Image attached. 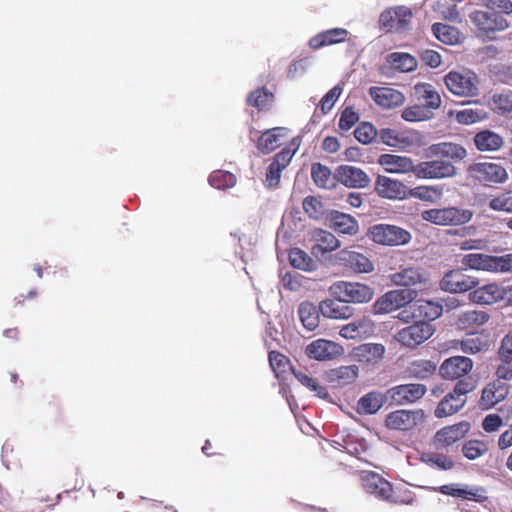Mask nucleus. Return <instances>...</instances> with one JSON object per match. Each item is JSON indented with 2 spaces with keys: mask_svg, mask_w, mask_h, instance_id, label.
Wrapping results in <instances>:
<instances>
[{
  "mask_svg": "<svg viewBox=\"0 0 512 512\" xmlns=\"http://www.w3.org/2000/svg\"><path fill=\"white\" fill-rule=\"evenodd\" d=\"M360 480L362 488L379 500L398 505H411L414 502L410 495H395L392 484L376 472L363 471Z\"/></svg>",
  "mask_w": 512,
  "mask_h": 512,
  "instance_id": "1",
  "label": "nucleus"
},
{
  "mask_svg": "<svg viewBox=\"0 0 512 512\" xmlns=\"http://www.w3.org/2000/svg\"><path fill=\"white\" fill-rule=\"evenodd\" d=\"M473 212L456 206L431 208L421 212V218L437 226H460L468 223Z\"/></svg>",
  "mask_w": 512,
  "mask_h": 512,
  "instance_id": "2",
  "label": "nucleus"
},
{
  "mask_svg": "<svg viewBox=\"0 0 512 512\" xmlns=\"http://www.w3.org/2000/svg\"><path fill=\"white\" fill-rule=\"evenodd\" d=\"M475 385L472 381L461 379L455 384L453 390L446 394L435 408L434 415L444 418L457 413L466 403L467 393L473 391Z\"/></svg>",
  "mask_w": 512,
  "mask_h": 512,
  "instance_id": "3",
  "label": "nucleus"
},
{
  "mask_svg": "<svg viewBox=\"0 0 512 512\" xmlns=\"http://www.w3.org/2000/svg\"><path fill=\"white\" fill-rule=\"evenodd\" d=\"M332 297H339L349 303H367L372 300L374 290L367 284L349 281L334 282L328 289Z\"/></svg>",
  "mask_w": 512,
  "mask_h": 512,
  "instance_id": "4",
  "label": "nucleus"
},
{
  "mask_svg": "<svg viewBox=\"0 0 512 512\" xmlns=\"http://www.w3.org/2000/svg\"><path fill=\"white\" fill-rule=\"evenodd\" d=\"M368 237L376 244L400 246L411 241V234L406 229L390 224H376L369 228Z\"/></svg>",
  "mask_w": 512,
  "mask_h": 512,
  "instance_id": "5",
  "label": "nucleus"
},
{
  "mask_svg": "<svg viewBox=\"0 0 512 512\" xmlns=\"http://www.w3.org/2000/svg\"><path fill=\"white\" fill-rule=\"evenodd\" d=\"M444 83L452 94L459 97H474L479 93V80L472 71H450L445 75Z\"/></svg>",
  "mask_w": 512,
  "mask_h": 512,
  "instance_id": "6",
  "label": "nucleus"
},
{
  "mask_svg": "<svg viewBox=\"0 0 512 512\" xmlns=\"http://www.w3.org/2000/svg\"><path fill=\"white\" fill-rule=\"evenodd\" d=\"M470 21L477 28L480 36L492 38L496 32L509 27L507 19L500 13L475 10L469 15Z\"/></svg>",
  "mask_w": 512,
  "mask_h": 512,
  "instance_id": "7",
  "label": "nucleus"
},
{
  "mask_svg": "<svg viewBox=\"0 0 512 512\" xmlns=\"http://www.w3.org/2000/svg\"><path fill=\"white\" fill-rule=\"evenodd\" d=\"M468 174L474 180L485 185L502 184L508 179L506 169L493 162H478L468 167Z\"/></svg>",
  "mask_w": 512,
  "mask_h": 512,
  "instance_id": "8",
  "label": "nucleus"
},
{
  "mask_svg": "<svg viewBox=\"0 0 512 512\" xmlns=\"http://www.w3.org/2000/svg\"><path fill=\"white\" fill-rule=\"evenodd\" d=\"M433 333L434 328L430 323L418 321L399 330L394 338L405 347L415 348L428 340Z\"/></svg>",
  "mask_w": 512,
  "mask_h": 512,
  "instance_id": "9",
  "label": "nucleus"
},
{
  "mask_svg": "<svg viewBox=\"0 0 512 512\" xmlns=\"http://www.w3.org/2000/svg\"><path fill=\"white\" fill-rule=\"evenodd\" d=\"M479 285V280L467 275L461 269H453L444 274L439 282L442 291L458 294L471 291Z\"/></svg>",
  "mask_w": 512,
  "mask_h": 512,
  "instance_id": "10",
  "label": "nucleus"
},
{
  "mask_svg": "<svg viewBox=\"0 0 512 512\" xmlns=\"http://www.w3.org/2000/svg\"><path fill=\"white\" fill-rule=\"evenodd\" d=\"M414 298V292L406 289L391 290L380 296L373 304L375 314H388L396 311Z\"/></svg>",
  "mask_w": 512,
  "mask_h": 512,
  "instance_id": "11",
  "label": "nucleus"
},
{
  "mask_svg": "<svg viewBox=\"0 0 512 512\" xmlns=\"http://www.w3.org/2000/svg\"><path fill=\"white\" fill-rule=\"evenodd\" d=\"M456 167L448 161L431 160L415 164L414 176L418 179H444L456 175Z\"/></svg>",
  "mask_w": 512,
  "mask_h": 512,
  "instance_id": "12",
  "label": "nucleus"
},
{
  "mask_svg": "<svg viewBox=\"0 0 512 512\" xmlns=\"http://www.w3.org/2000/svg\"><path fill=\"white\" fill-rule=\"evenodd\" d=\"M427 392V387L420 383H408L394 386L387 390V396L392 404L402 406L413 404Z\"/></svg>",
  "mask_w": 512,
  "mask_h": 512,
  "instance_id": "13",
  "label": "nucleus"
},
{
  "mask_svg": "<svg viewBox=\"0 0 512 512\" xmlns=\"http://www.w3.org/2000/svg\"><path fill=\"white\" fill-rule=\"evenodd\" d=\"M411 9L405 6H398L387 9L380 14V27L387 31L404 32L412 19Z\"/></svg>",
  "mask_w": 512,
  "mask_h": 512,
  "instance_id": "14",
  "label": "nucleus"
},
{
  "mask_svg": "<svg viewBox=\"0 0 512 512\" xmlns=\"http://www.w3.org/2000/svg\"><path fill=\"white\" fill-rule=\"evenodd\" d=\"M423 418L422 410H395L385 417V426L391 430L409 431L414 429Z\"/></svg>",
  "mask_w": 512,
  "mask_h": 512,
  "instance_id": "15",
  "label": "nucleus"
},
{
  "mask_svg": "<svg viewBox=\"0 0 512 512\" xmlns=\"http://www.w3.org/2000/svg\"><path fill=\"white\" fill-rule=\"evenodd\" d=\"M344 349L334 341L319 338L306 346L305 354L308 358L317 361H330L341 356Z\"/></svg>",
  "mask_w": 512,
  "mask_h": 512,
  "instance_id": "16",
  "label": "nucleus"
},
{
  "mask_svg": "<svg viewBox=\"0 0 512 512\" xmlns=\"http://www.w3.org/2000/svg\"><path fill=\"white\" fill-rule=\"evenodd\" d=\"M470 423L467 421H461L453 425L445 426L438 430L433 438L434 447L439 449H445L454 443L462 440L470 430Z\"/></svg>",
  "mask_w": 512,
  "mask_h": 512,
  "instance_id": "17",
  "label": "nucleus"
},
{
  "mask_svg": "<svg viewBox=\"0 0 512 512\" xmlns=\"http://www.w3.org/2000/svg\"><path fill=\"white\" fill-rule=\"evenodd\" d=\"M337 261L341 266L357 274H368L374 271V264L370 258L354 250L342 249L337 254Z\"/></svg>",
  "mask_w": 512,
  "mask_h": 512,
  "instance_id": "18",
  "label": "nucleus"
},
{
  "mask_svg": "<svg viewBox=\"0 0 512 512\" xmlns=\"http://www.w3.org/2000/svg\"><path fill=\"white\" fill-rule=\"evenodd\" d=\"M336 179L348 188H366L370 184L368 174L352 165H340L335 171Z\"/></svg>",
  "mask_w": 512,
  "mask_h": 512,
  "instance_id": "19",
  "label": "nucleus"
},
{
  "mask_svg": "<svg viewBox=\"0 0 512 512\" xmlns=\"http://www.w3.org/2000/svg\"><path fill=\"white\" fill-rule=\"evenodd\" d=\"M391 282L396 286L426 285L429 281V273L422 267H405L390 274Z\"/></svg>",
  "mask_w": 512,
  "mask_h": 512,
  "instance_id": "20",
  "label": "nucleus"
},
{
  "mask_svg": "<svg viewBox=\"0 0 512 512\" xmlns=\"http://www.w3.org/2000/svg\"><path fill=\"white\" fill-rule=\"evenodd\" d=\"M368 93L373 101L383 109H394L402 106L405 102L404 94L390 87L372 86Z\"/></svg>",
  "mask_w": 512,
  "mask_h": 512,
  "instance_id": "21",
  "label": "nucleus"
},
{
  "mask_svg": "<svg viewBox=\"0 0 512 512\" xmlns=\"http://www.w3.org/2000/svg\"><path fill=\"white\" fill-rule=\"evenodd\" d=\"M295 151L296 149L285 147L273 157L266 171L265 181L268 187H276L279 184L281 172L289 165Z\"/></svg>",
  "mask_w": 512,
  "mask_h": 512,
  "instance_id": "22",
  "label": "nucleus"
},
{
  "mask_svg": "<svg viewBox=\"0 0 512 512\" xmlns=\"http://www.w3.org/2000/svg\"><path fill=\"white\" fill-rule=\"evenodd\" d=\"M473 368V361L465 356L450 357L441 364L439 372L445 379H459L467 375Z\"/></svg>",
  "mask_w": 512,
  "mask_h": 512,
  "instance_id": "23",
  "label": "nucleus"
},
{
  "mask_svg": "<svg viewBox=\"0 0 512 512\" xmlns=\"http://www.w3.org/2000/svg\"><path fill=\"white\" fill-rule=\"evenodd\" d=\"M374 190L386 199H405L408 196V187L403 182L382 175L377 177Z\"/></svg>",
  "mask_w": 512,
  "mask_h": 512,
  "instance_id": "24",
  "label": "nucleus"
},
{
  "mask_svg": "<svg viewBox=\"0 0 512 512\" xmlns=\"http://www.w3.org/2000/svg\"><path fill=\"white\" fill-rule=\"evenodd\" d=\"M319 311L325 318L335 320H346L354 314V308L339 297L322 300L319 303Z\"/></svg>",
  "mask_w": 512,
  "mask_h": 512,
  "instance_id": "25",
  "label": "nucleus"
},
{
  "mask_svg": "<svg viewBox=\"0 0 512 512\" xmlns=\"http://www.w3.org/2000/svg\"><path fill=\"white\" fill-rule=\"evenodd\" d=\"M509 386L501 381H492L485 385L479 400L482 409L488 410L506 398Z\"/></svg>",
  "mask_w": 512,
  "mask_h": 512,
  "instance_id": "26",
  "label": "nucleus"
},
{
  "mask_svg": "<svg viewBox=\"0 0 512 512\" xmlns=\"http://www.w3.org/2000/svg\"><path fill=\"white\" fill-rule=\"evenodd\" d=\"M505 296L504 289L496 283L475 287L469 293V299L476 304L491 305L501 301Z\"/></svg>",
  "mask_w": 512,
  "mask_h": 512,
  "instance_id": "27",
  "label": "nucleus"
},
{
  "mask_svg": "<svg viewBox=\"0 0 512 512\" xmlns=\"http://www.w3.org/2000/svg\"><path fill=\"white\" fill-rule=\"evenodd\" d=\"M461 263L474 270L500 272V256L470 253L463 256Z\"/></svg>",
  "mask_w": 512,
  "mask_h": 512,
  "instance_id": "28",
  "label": "nucleus"
},
{
  "mask_svg": "<svg viewBox=\"0 0 512 512\" xmlns=\"http://www.w3.org/2000/svg\"><path fill=\"white\" fill-rule=\"evenodd\" d=\"M385 346L380 343H365L355 347L352 351L354 360L368 365H376L385 354Z\"/></svg>",
  "mask_w": 512,
  "mask_h": 512,
  "instance_id": "29",
  "label": "nucleus"
},
{
  "mask_svg": "<svg viewBox=\"0 0 512 512\" xmlns=\"http://www.w3.org/2000/svg\"><path fill=\"white\" fill-rule=\"evenodd\" d=\"M415 99L430 112L440 108L442 100L439 93L429 83L420 82L414 85Z\"/></svg>",
  "mask_w": 512,
  "mask_h": 512,
  "instance_id": "30",
  "label": "nucleus"
},
{
  "mask_svg": "<svg viewBox=\"0 0 512 512\" xmlns=\"http://www.w3.org/2000/svg\"><path fill=\"white\" fill-rule=\"evenodd\" d=\"M329 227L339 234L356 235L359 231L357 220L349 214L332 210L328 214Z\"/></svg>",
  "mask_w": 512,
  "mask_h": 512,
  "instance_id": "31",
  "label": "nucleus"
},
{
  "mask_svg": "<svg viewBox=\"0 0 512 512\" xmlns=\"http://www.w3.org/2000/svg\"><path fill=\"white\" fill-rule=\"evenodd\" d=\"M378 163L389 173H414L415 164L410 157L395 154H382Z\"/></svg>",
  "mask_w": 512,
  "mask_h": 512,
  "instance_id": "32",
  "label": "nucleus"
},
{
  "mask_svg": "<svg viewBox=\"0 0 512 512\" xmlns=\"http://www.w3.org/2000/svg\"><path fill=\"white\" fill-rule=\"evenodd\" d=\"M349 32L345 28H332L313 36L309 40V47L318 50L325 46L343 43L348 38Z\"/></svg>",
  "mask_w": 512,
  "mask_h": 512,
  "instance_id": "33",
  "label": "nucleus"
},
{
  "mask_svg": "<svg viewBox=\"0 0 512 512\" xmlns=\"http://www.w3.org/2000/svg\"><path fill=\"white\" fill-rule=\"evenodd\" d=\"M313 239L315 240V244L312 246L311 252L316 256L324 255L340 247V241L331 232L326 230H315Z\"/></svg>",
  "mask_w": 512,
  "mask_h": 512,
  "instance_id": "34",
  "label": "nucleus"
},
{
  "mask_svg": "<svg viewBox=\"0 0 512 512\" xmlns=\"http://www.w3.org/2000/svg\"><path fill=\"white\" fill-rule=\"evenodd\" d=\"M389 397L379 391H371L363 395L357 402V411L361 414H375L387 402Z\"/></svg>",
  "mask_w": 512,
  "mask_h": 512,
  "instance_id": "35",
  "label": "nucleus"
},
{
  "mask_svg": "<svg viewBox=\"0 0 512 512\" xmlns=\"http://www.w3.org/2000/svg\"><path fill=\"white\" fill-rule=\"evenodd\" d=\"M412 308V315L422 319L421 321H425L427 323L440 317L443 312L441 304L424 299L417 300L412 305Z\"/></svg>",
  "mask_w": 512,
  "mask_h": 512,
  "instance_id": "36",
  "label": "nucleus"
},
{
  "mask_svg": "<svg viewBox=\"0 0 512 512\" xmlns=\"http://www.w3.org/2000/svg\"><path fill=\"white\" fill-rule=\"evenodd\" d=\"M473 140L476 148L481 152L497 151L504 144L501 135L488 129L476 133Z\"/></svg>",
  "mask_w": 512,
  "mask_h": 512,
  "instance_id": "37",
  "label": "nucleus"
},
{
  "mask_svg": "<svg viewBox=\"0 0 512 512\" xmlns=\"http://www.w3.org/2000/svg\"><path fill=\"white\" fill-rule=\"evenodd\" d=\"M429 152L433 156H442L455 161L463 160L467 156V151L462 145L452 142L432 144Z\"/></svg>",
  "mask_w": 512,
  "mask_h": 512,
  "instance_id": "38",
  "label": "nucleus"
},
{
  "mask_svg": "<svg viewBox=\"0 0 512 512\" xmlns=\"http://www.w3.org/2000/svg\"><path fill=\"white\" fill-rule=\"evenodd\" d=\"M435 362L427 359H415L405 368V374L408 378L425 380L432 376L436 371Z\"/></svg>",
  "mask_w": 512,
  "mask_h": 512,
  "instance_id": "39",
  "label": "nucleus"
},
{
  "mask_svg": "<svg viewBox=\"0 0 512 512\" xmlns=\"http://www.w3.org/2000/svg\"><path fill=\"white\" fill-rule=\"evenodd\" d=\"M359 375L357 365L340 366L329 372V381L334 387H344L356 381Z\"/></svg>",
  "mask_w": 512,
  "mask_h": 512,
  "instance_id": "40",
  "label": "nucleus"
},
{
  "mask_svg": "<svg viewBox=\"0 0 512 512\" xmlns=\"http://www.w3.org/2000/svg\"><path fill=\"white\" fill-rule=\"evenodd\" d=\"M489 319L490 316L485 311L469 310L458 315L456 325L463 330L476 329L486 324Z\"/></svg>",
  "mask_w": 512,
  "mask_h": 512,
  "instance_id": "41",
  "label": "nucleus"
},
{
  "mask_svg": "<svg viewBox=\"0 0 512 512\" xmlns=\"http://www.w3.org/2000/svg\"><path fill=\"white\" fill-rule=\"evenodd\" d=\"M285 128L275 127L268 129L262 133L258 142L257 148L263 154H268L274 151L281 145V139L284 136Z\"/></svg>",
  "mask_w": 512,
  "mask_h": 512,
  "instance_id": "42",
  "label": "nucleus"
},
{
  "mask_svg": "<svg viewBox=\"0 0 512 512\" xmlns=\"http://www.w3.org/2000/svg\"><path fill=\"white\" fill-rule=\"evenodd\" d=\"M489 346V341L483 334H470L455 342V348H459L466 354H477Z\"/></svg>",
  "mask_w": 512,
  "mask_h": 512,
  "instance_id": "43",
  "label": "nucleus"
},
{
  "mask_svg": "<svg viewBox=\"0 0 512 512\" xmlns=\"http://www.w3.org/2000/svg\"><path fill=\"white\" fill-rule=\"evenodd\" d=\"M319 307L311 302H302L298 308L300 321L309 331L315 330L319 325Z\"/></svg>",
  "mask_w": 512,
  "mask_h": 512,
  "instance_id": "44",
  "label": "nucleus"
},
{
  "mask_svg": "<svg viewBox=\"0 0 512 512\" xmlns=\"http://www.w3.org/2000/svg\"><path fill=\"white\" fill-rule=\"evenodd\" d=\"M274 101V94L265 87L251 91L246 99L247 105L256 108L258 111L268 110Z\"/></svg>",
  "mask_w": 512,
  "mask_h": 512,
  "instance_id": "45",
  "label": "nucleus"
},
{
  "mask_svg": "<svg viewBox=\"0 0 512 512\" xmlns=\"http://www.w3.org/2000/svg\"><path fill=\"white\" fill-rule=\"evenodd\" d=\"M289 262L297 269L311 272L316 269V262L302 249L292 248L289 251Z\"/></svg>",
  "mask_w": 512,
  "mask_h": 512,
  "instance_id": "46",
  "label": "nucleus"
},
{
  "mask_svg": "<svg viewBox=\"0 0 512 512\" xmlns=\"http://www.w3.org/2000/svg\"><path fill=\"white\" fill-rule=\"evenodd\" d=\"M450 116L462 125H471L487 118V113L483 109L468 108L459 111H451Z\"/></svg>",
  "mask_w": 512,
  "mask_h": 512,
  "instance_id": "47",
  "label": "nucleus"
},
{
  "mask_svg": "<svg viewBox=\"0 0 512 512\" xmlns=\"http://www.w3.org/2000/svg\"><path fill=\"white\" fill-rule=\"evenodd\" d=\"M432 32L438 40L448 45L457 43L460 36L457 28L443 23H434Z\"/></svg>",
  "mask_w": 512,
  "mask_h": 512,
  "instance_id": "48",
  "label": "nucleus"
},
{
  "mask_svg": "<svg viewBox=\"0 0 512 512\" xmlns=\"http://www.w3.org/2000/svg\"><path fill=\"white\" fill-rule=\"evenodd\" d=\"M311 177L319 188H331L333 187V178L330 169L321 164L314 163L311 167Z\"/></svg>",
  "mask_w": 512,
  "mask_h": 512,
  "instance_id": "49",
  "label": "nucleus"
},
{
  "mask_svg": "<svg viewBox=\"0 0 512 512\" xmlns=\"http://www.w3.org/2000/svg\"><path fill=\"white\" fill-rule=\"evenodd\" d=\"M408 195L426 202H434L443 195V187L422 185L408 191Z\"/></svg>",
  "mask_w": 512,
  "mask_h": 512,
  "instance_id": "50",
  "label": "nucleus"
},
{
  "mask_svg": "<svg viewBox=\"0 0 512 512\" xmlns=\"http://www.w3.org/2000/svg\"><path fill=\"white\" fill-rule=\"evenodd\" d=\"M389 62L395 69L411 72L417 68V60L408 53L394 52L389 55Z\"/></svg>",
  "mask_w": 512,
  "mask_h": 512,
  "instance_id": "51",
  "label": "nucleus"
},
{
  "mask_svg": "<svg viewBox=\"0 0 512 512\" xmlns=\"http://www.w3.org/2000/svg\"><path fill=\"white\" fill-rule=\"evenodd\" d=\"M208 180L212 187L219 190H226L236 184V176L224 170L213 171Z\"/></svg>",
  "mask_w": 512,
  "mask_h": 512,
  "instance_id": "52",
  "label": "nucleus"
},
{
  "mask_svg": "<svg viewBox=\"0 0 512 512\" xmlns=\"http://www.w3.org/2000/svg\"><path fill=\"white\" fill-rule=\"evenodd\" d=\"M488 450V443L478 439L468 440L462 446L463 455L469 460H475L485 455Z\"/></svg>",
  "mask_w": 512,
  "mask_h": 512,
  "instance_id": "53",
  "label": "nucleus"
},
{
  "mask_svg": "<svg viewBox=\"0 0 512 512\" xmlns=\"http://www.w3.org/2000/svg\"><path fill=\"white\" fill-rule=\"evenodd\" d=\"M488 207L496 212L512 214V190L501 192L490 198Z\"/></svg>",
  "mask_w": 512,
  "mask_h": 512,
  "instance_id": "54",
  "label": "nucleus"
},
{
  "mask_svg": "<svg viewBox=\"0 0 512 512\" xmlns=\"http://www.w3.org/2000/svg\"><path fill=\"white\" fill-rule=\"evenodd\" d=\"M401 117L408 122H420L431 119L433 112H430L421 104H415L404 108Z\"/></svg>",
  "mask_w": 512,
  "mask_h": 512,
  "instance_id": "55",
  "label": "nucleus"
},
{
  "mask_svg": "<svg viewBox=\"0 0 512 512\" xmlns=\"http://www.w3.org/2000/svg\"><path fill=\"white\" fill-rule=\"evenodd\" d=\"M295 378L309 390L314 391L319 397L325 398L328 396V392L325 387L321 386L317 379L308 376L305 372L299 370H293Z\"/></svg>",
  "mask_w": 512,
  "mask_h": 512,
  "instance_id": "56",
  "label": "nucleus"
},
{
  "mask_svg": "<svg viewBox=\"0 0 512 512\" xmlns=\"http://www.w3.org/2000/svg\"><path fill=\"white\" fill-rule=\"evenodd\" d=\"M422 460L432 467H437L441 470H450L454 467V461L441 453H426L423 455Z\"/></svg>",
  "mask_w": 512,
  "mask_h": 512,
  "instance_id": "57",
  "label": "nucleus"
},
{
  "mask_svg": "<svg viewBox=\"0 0 512 512\" xmlns=\"http://www.w3.org/2000/svg\"><path fill=\"white\" fill-rule=\"evenodd\" d=\"M305 213L313 219H320L323 215V205L320 200L314 196H307L302 203Z\"/></svg>",
  "mask_w": 512,
  "mask_h": 512,
  "instance_id": "58",
  "label": "nucleus"
},
{
  "mask_svg": "<svg viewBox=\"0 0 512 512\" xmlns=\"http://www.w3.org/2000/svg\"><path fill=\"white\" fill-rule=\"evenodd\" d=\"M355 138L362 144H369L376 136V130L372 124L363 122L354 131Z\"/></svg>",
  "mask_w": 512,
  "mask_h": 512,
  "instance_id": "59",
  "label": "nucleus"
},
{
  "mask_svg": "<svg viewBox=\"0 0 512 512\" xmlns=\"http://www.w3.org/2000/svg\"><path fill=\"white\" fill-rule=\"evenodd\" d=\"M359 120V114L352 108L346 107L339 118V128L344 131L350 130Z\"/></svg>",
  "mask_w": 512,
  "mask_h": 512,
  "instance_id": "60",
  "label": "nucleus"
},
{
  "mask_svg": "<svg viewBox=\"0 0 512 512\" xmlns=\"http://www.w3.org/2000/svg\"><path fill=\"white\" fill-rule=\"evenodd\" d=\"M492 101L496 110L503 113L512 112V91L495 94Z\"/></svg>",
  "mask_w": 512,
  "mask_h": 512,
  "instance_id": "61",
  "label": "nucleus"
},
{
  "mask_svg": "<svg viewBox=\"0 0 512 512\" xmlns=\"http://www.w3.org/2000/svg\"><path fill=\"white\" fill-rule=\"evenodd\" d=\"M342 93V88L340 86H334L330 89L321 99L320 106L321 110L324 114L328 113L334 106L335 102L339 98Z\"/></svg>",
  "mask_w": 512,
  "mask_h": 512,
  "instance_id": "62",
  "label": "nucleus"
},
{
  "mask_svg": "<svg viewBox=\"0 0 512 512\" xmlns=\"http://www.w3.org/2000/svg\"><path fill=\"white\" fill-rule=\"evenodd\" d=\"M269 362L276 373H284L289 365L288 358L278 351L269 352Z\"/></svg>",
  "mask_w": 512,
  "mask_h": 512,
  "instance_id": "63",
  "label": "nucleus"
},
{
  "mask_svg": "<svg viewBox=\"0 0 512 512\" xmlns=\"http://www.w3.org/2000/svg\"><path fill=\"white\" fill-rule=\"evenodd\" d=\"M502 363L496 368L495 375L497 379L495 381H512V360L501 359Z\"/></svg>",
  "mask_w": 512,
  "mask_h": 512,
  "instance_id": "64",
  "label": "nucleus"
}]
</instances>
